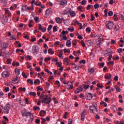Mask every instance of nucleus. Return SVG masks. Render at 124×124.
Listing matches in <instances>:
<instances>
[{
	"label": "nucleus",
	"instance_id": "1",
	"mask_svg": "<svg viewBox=\"0 0 124 124\" xmlns=\"http://www.w3.org/2000/svg\"><path fill=\"white\" fill-rule=\"evenodd\" d=\"M41 100L43 103H46V104H50L52 102V98H48V96L46 95H43L40 96Z\"/></svg>",
	"mask_w": 124,
	"mask_h": 124
},
{
	"label": "nucleus",
	"instance_id": "2",
	"mask_svg": "<svg viewBox=\"0 0 124 124\" xmlns=\"http://www.w3.org/2000/svg\"><path fill=\"white\" fill-rule=\"evenodd\" d=\"M22 117H26V118L30 117V122H32L33 120V117H32V114L30 111L27 112V109H25L22 111Z\"/></svg>",
	"mask_w": 124,
	"mask_h": 124
},
{
	"label": "nucleus",
	"instance_id": "3",
	"mask_svg": "<svg viewBox=\"0 0 124 124\" xmlns=\"http://www.w3.org/2000/svg\"><path fill=\"white\" fill-rule=\"evenodd\" d=\"M11 109V105L9 103L6 104L3 108V112L5 114H8L9 113V111Z\"/></svg>",
	"mask_w": 124,
	"mask_h": 124
},
{
	"label": "nucleus",
	"instance_id": "4",
	"mask_svg": "<svg viewBox=\"0 0 124 124\" xmlns=\"http://www.w3.org/2000/svg\"><path fill=\"white\" fill-rule=\"evenodd\" d=\"M115 25L113 21H107L106 23V26L108 30H112L113 27Z\"/></svg>",
	"mask_w": 124,
	"mask_h": 124
},
{
	"label": "nucleus",
	"instance_id": "5",
	"mask_svg": "<svg viewBox=\"0 0 124 124\" xmlns=\"http://www.w3.org/2000/svg\"><path fill=\"white\" fill-rule=\"evenodd\" d=\"M65 87L68 90H72L74 88L73 86V83L70 81H68L67 82V85H65Z\"/></svg>",
	"mask_w": 124,
	"mask_h": 124
},
{
	"label": "nucleus",
	"instance_id": "6",
	"mask_svg": "<svg viewBox=\"0 0 124 124\" xmlns=\"http://www.w3.org/2000/svg\"><path fill=\"white\" fill-rule=\"evenodd\" d=\"M52 11H53V9H52V8H49L46 11L45 16H46V18H47V17H49L50 16V14L52 13Z\"/></svg>",
	"mask_w": 124,
	"mask_h": 124
},
{
	"label": "nucleus",
	"instance_id": "7",
	"mask_svg": "<svg viewBox=\"0 0 124 124\" xmlns=\"http://www.w3.org/2000/svg\"><path fill=\"white\" fill-rule=\"evenodd\" d=\"M10 75V74L7 71H4L2 73V76L3 78H8Z\"/></svg>",
	"mask_w": 124,
	"mask_h": 124
},
{
	"label": "nucleus",
	"instance_id": "8",
	"mask_svg": "<svg viewBox=\"0 0 124 124\" xmlns=\"http://www.w3.org/2000/svg\"><path fill=\"white\" fill-rule=\"evenodd\" d=\"M83 91V87L82 85H79L78 86V88L75 91V93H81Z\"/></svg>",
	"mask_w": 124,
	"mask_h": 124
},
{
	"label": "nucleus",
	"instance_id": "9",
	"mask_svg": "<svg viewBox=\"0 0 124 124\" xmlns=\"http://www.w3.org/2000/svg\"><path fill=\"white\" fill-rule=\"evenodd\" d=\"M89 109L91 113H94V111H95V110H96V111H97V108L94 106H90L89 107Z\"/></svg>",
	"mask_w": 124,
	"mask_h": 124
},
{
	"label": "nucleus",
	"instance_id": "10",
	"mask_svg": "<svg viewBox=\"0 0 124 124\" xmlns=\"http://www.w3.org/2000/svg\"><path fill=\"white\" fill-rule=\"evenodd\" d=\"M1 48L2 50H4L5 49H7L8 48V44L7 43H3L1 44Z\"/></svg>",
	"mask_w": 124,
	"mask_h": 124
},
{
	"label": "nucleus",
	"instance_id": "11",
	"mask_svg": "<svg viewBox=\"0 0 124 124\" xmlns=\"http://www.w3.org/2000/svg\"><path fill=\"white\" fill-rule=\"evenodd\" d=\"M112 77V74H108L105 75V78L108 80H112V79H111Z\"/></svg>",
	"mask_w": 124,
	"mask_h": 124
},
{
	"label": "nucleus",
	"instance_id": "12",
	"mask_svg": "<svg viewBox=\"0 0 124 124\" xmlns=\"http://www.w3.org/2000/svg\"><path fill=\"white\" fill-rule=\"evenodd\" d=\"M87 99L88 100H91V99H93V94H92V93H88L86 94Z\"/></svg>",
	"mask_w": 124,
	"mask_h": 124
},
{
	"label": "nucleus",
	"instance_id": "13",
	"mask_svg": "<svg viewBox=\"0 0 124 124\" xmlns=\"http://www.w3.org/2000/svg\"><path fill=\"white\" fill-rule=\"evenodd\" d=\"M63 62L66 65H68V64H69V59H68V58H65Z\"/></svg>",
	"mask_w": 124,
	"mask_h": 124
},
{
	"label": "nucleus",
	"instance_id": "14",
	"mask_svg": "<svg viewBox=\"0 0 124 124\" xmlns=\"http://www.w3.org/2000/svg\"><path fill=\"white\" fill-rule=\"evenodd\" d=\"M39 115H40V117H43V116H44V115H46V111H45L44 110H41L39 113Z\"/></svg>",
	"mask_w": 124,
	"mask_h": 124
},
{
	"label": "nucleus",
	"instance_id": "15",
	"mask_svg": "<svg viewBox=\"0 0 124 124\" xmlns=\"http://www.w3.org/2000/svg\"><path fill=\"white\" fill-rule=\"evenodd\" d=\"M55 21L57 24H61L62 23V19H61L59 17H57L55 18Z\"/></svg>",
	"mask_w": 124,
	"mask_h": 124
},
{
	"label": "nucleus",
	"instance_id": "16",
	"mask_svg": "<svg viewBox=\"0 0 124 124\" xmlns=\"http://www.w3.org/2000/svg\"><path fill=\"white\" fill-rule=\"evenodd\" d=\"M27 8H28V5H24L22 6L21 10L22 11H27Z\"/></svg>",
	"mask_w": 124,
	"mask_h": 124
},
{
	"label": "nucleus",
	"instance_id": "17",
	"mask_svg": "<svg viewBox=\"0 0 124 124\" xmlns=\"http://www.w3.org/2000/svg\"><path fill=\"white\" fill-rule=\"evenodd\" d=\"M31 3V5H32L34 7V4H35V5H36L37 6V2L35 1V0H32Z\"/></svg>",
	"mask_w": 124,
	"mask_h": 124
},
{
	"label": "nucleus",
	"instance_id": "18",
	"mask_svg": "<svg viewBox=\"0 0 124 124\" xmlns=\"http://www.w3.org/2000/svg\"><path fill=\"white\" fill-rule=\"evenodd\" d=\"M70 15L71 17H75L76 16V13L74 11L70 12Z\"/></svg>",
	"mask_w": 124,
	"mask_h": 124
},
{
	"label": "nucleus",
	"instance_id": "19",
	"mask_svg": "<svg viewBox=\"0 0 124 124\" xmlns=\"http://www.w3.org/2000/svg\"><path fill=\"white\" fill-rule=\"evenodd\" d=\"M66 46L67 47H70L71 46V41L69 40H67L66 43Z\"/></svg>",
	"mask_w": 124,
	"mask_h": 124
},
{
	"label": "nucleus",
	"instance_id": "20",
	"mask_svg": "<svg viewBox=\"0 0 124 124\" xmlns=\"http://www.w3.org/2000/svg\"><path fill=\"white\" fill-rule=\"evenodd\" d=\"M33 23H34V22L33 21V20H30V22H29V24H28V26L30 28H32L33 26L32 25V24H33Z\"/></svg>",
	"mask_w": 124,
	"mask_h": 124
},
{
	"label": "nucleus",
	"instance_id": "21",
	"mask_svg": "<svg viewBox=\"0 0 124 124\" xmlns=\"http://www.w3.org/2000/svg\"><path fill=\"white\" fill-rule=\"evenodd\" d=\"M27 10H29V11H33V10H34V7L32 5L31 6V7L27 6Z\"/></svg>",
	"mask_w": 124,
	"mask_h": 124
},
{
	"label": "nucleus",
	"instance_id": "22",
	"mask_svg": "<svg viewBox=\"0 0 124 124\" xmlns=\"http://www.w3.org/2000/svg\"><path fill=\"white\" fill-rule=\"evenodd\" d=\"M18 79V77H16L15 78L13 79L12 82L13 83V84H16V83H17Z\"/></svg>",
	"mask_w": 124,
	"mask_h": 124
},
{
	"label": "nucleus",
	"instance_id": "23",
	"mask_svg": "<svg viewBox=\"0 0 124 124\" xmlns=\"http://www.w3.org/2000/svg\"><path fill=\"white\" fill-rule=\"evenodd\" d=\"M15 71H16V75H20V73L21 72L20 69H15Z\"/></svg>",
	"mask_w": 124,
	"mask_h": 124
},
{
	"label": "nucleus",
	"instance_id": "24",
	"mask_svg": "<svg viewBox=\"0 0 124 124\" xmlns=\"http://www.w3.org/2000/svg\"><path fill=\"white\" fill-rule=\"evenodd\" d=\"M48 54H51V55H54V51L52 50V49L51 48H49L48 49Z\"/></svg>",
	"mask_w": 124,
	"mask_h": 124
},
{
	"label": "nucleus",
	"instance_id": "25",
	"mask_svg": "<svg viewBox=\"0 0 124 124\" xmlns=\"http://www.w3.org/2000/svg\"><path fill=\"white\" fill-rule=\"evenodd\" d=\"M114 88L116 89V92H117V93H120L121 92V88L117 87V85H115Z\"/></svg>",
	"mask_w": 124,
	"mask_h": 124
},
{
	"label": "nucleus",
	"instance_id": "26",
	"mask_svg": "<svg viewBox=\"0 0 124 124\" xmlns=\"http://www.w3.org/2000/svg\"><path fill=\"white\" fill-rule=\"evenodd\" d=\"M88 72L89 73H90V74H93V73L94 72V70L93 69V68H92L90 70H88Z\"/></svg>",
	"mask_w": 124,
	"mask_h": 124
},
{
	"label": "nucleus",
	"instance_id": "27",
	"mask_svg": "<svg viewBox=\"0 0 124 124\" xmlns=\"http://www.w3.org/2000/svg\"><path fill=\"white\" fill-rule=\"evenodd\" d=\"M36 90L38 91H40L41 92H43V88H40V86H38L36 87Z\"/></svg>",
	"mask_w": 124,
	"mask_h": 124
},
{
	"label": "nucleus",
	"instance_id": "28",
	"mask_svg": "<svg viewBox=\"0 0 124 124\" xmlns=\"http://www.w3.org/2000/svg\"><path fill=\"white\" fill-rule=\"evenodd\" d=\"M29 94L30 95H32V96H36V93L35 92H30Z\"/></svg>",
	"mask_w": 124,
	"mask_h": 124
},
{
	"label": "nucleus",
	"instance_id": "29",
	"mask_svg": "<svg viewBox=\"0 0 124 124\" xmlns=\"http://www.w3.org/2000/svg\"><path fill=\"white\" fill-rule=\"evenodd\" d=\"M41 120H42V121L41 122L42 124H44L46 122V119H44V118H43V117H41Z\"/></svg>",
	"mask_w": 124,
	"mask_h": 124
},
{
	"label": "nucleus",
	"instance_id": "30",
	"mask_svg": "<svg viewBox=\"0 0 124 124\" xmlns=\"http://www.w3.org/2000/svg\"><path fill=\"white\" fill-rule=\"evenodd\" d=\"M37 83H38L39 84L40 83V80L39 79H35L34 81V85H36V84H37Z\"/></svg>",
	"mask_w": 124,
	"mask_h": 124
},
{
	"label": "nucleus",
	"instance_id": "31",
	"mask_svg": "<svg viewBox=\"0 0 124 124\" xmlns=\"http://www.w3.org/2000/svg\"><path fill=\"white\" fill-rule=\"evenodd\" d=\"M81 115H87V109H83L82 112L81 113Z\"/></svg>",
	"mask_w": 124,
	"mask_h": 124
},
{
	"label": "nucleus",
	"instance_id": "32",
	"mask_svg": "<svg viewBox=\"0 0 124 124\" xmlns=\"http://www.w3.org/2000/svg\"><path fill=\"white\" fill-rule=\"evenodd\" d=\"M32 51H33V53H37V50H36V47L35 46L33 47Z\"/></svg>",
	"mask_w": 124,
	"mask_h": 124
},
{
	"label": "nucleus",
	"instance_id": "33",
	"mask_svg": "<svg viewBox=\"0 0 124 124\" xmlns=\"http://www.w3.org/2000/svg\"><path fill=\"white\" fill-rule=\"evenodd\" d=\"M19 91H22V92H24V93H25V92H26V88H25V87H24V88L20 87L19 88Z\"/></svg>",
	"mask_w": 124,
	"mask_h": 124
},
{
	"label": "nucleus",
	"instance_id": "34",
	"mask_svg": "<svg viewBox=\"0 0 124 124\" xmlns=\"http://www.w3.org/2000/svg\"><path fill=\"white\" fill-rule=\"evenodd\" d=\"M53 31L54 32H56V31H58V29H57V26H54L53 28Z\"/></svg>",
	"mask_w": 124,
	"mask_h": 124
},
{
	"label": "nucleus",
	"instance_id": "35",
	"mask_svg": "<svg viewBox=\"0 0 124 124\" xmlns=\"http://www.w3.org/2000/svg\"><path fill=\"white\" fill-rule=\"evenodd\" d=\"M86 117V115L83 114H81V121H85V118Z\"/></svg>",
	"mask_w": 124,
	"mask_h": 124
},
{
	"label": "nucleus",
	"instance_id": "36",
	"mask_svg": "<svg viewBox=\"0 0 124 124\" xmlns=\"http://www.w3.org/2000/svg\"><path fill=\"white\" fill-rule=\"evenodd\" d=\"M11 62H12V60L10 59H8L7 60V64H11Z\"/></svg>",
	"mask_w": 124,
	"mask_h": 124
},
{
	"label": "nucleus",
	"instance_id": "37",
	"mask_svg": "<svg viewBox=\"0 0 124 124\" xmlns=\"http://www.w3.org/2000/svg\"><path fill=\"white\" fill-rule=\"evenodd\" d=\"M108 14V16H113V14H114V13H113L112 11H109Z\"/></svg>",
	"mask_w": 124,
	"mask_h": 124
},
{
	"label": "nucleus",
	"instance_id": "38",
	"mask_svg": "<svg viewBox=\"0 0 124 124\" xmlns=\"http://www.w3.org/2000/svg\"><path fill=\"white\" fill-rule=\"evenodd\" d=\"M80 43H81L82 47H86V44H85V42H84V41L81 40L80 42Z\"/></svg>",
	"mask_w": 124,
	"mask_h": 124
},
{
	"label": "nucleus",
	"instance_id": "39",
	"mask_svg": "<svg viewBox=\"0 0 124 124\" xmlns=\"http://www.w3.org/2000/svg\"><path fill=\"white\" fill-rule=\"evenodd\" d=\"M94 8L95 9H97V8H99V5L98 4H95L94 5Z\"/></svg>",
	"mask_w": 124,
	"mask_h": 124
},
{
	"label": "nucleus",
	"instance_id": "40",
	"mask_svg": "<svg viewBox=\"0 0 124 124\" xmlns=\"http://www.w3.org/2000/svg\"><path fill=\"white\" fill-rule=\"evenodd\" d=\"M86 31H87V32H88V33H90L91 31V30L90 28L88 27L86 29Z\"/></svg>",
	"mask_w": 124,
	"mask_h": 124
},
{
	"label": "nucleus",
	"instance_id": "41",
	"mask_svg": "<svg viewBox=\"0 0 124 124\" xmlns=\"http://www.w3.org/2000/svg\"><path fill=\"white\" fill-rule=\"evenodd\" d=\"M59 58L61 59V60H62L63 59V56H62V53H59L58 54Z\"/></svg>",
	"mask_w": 124,
	"mask_h": 124
},
{
	"label": "nucleus",
	"instance_id": "42",
	"mask_svg": "<svg viewBox=\"0 0 124 124\" xmlns=\"http://www.w3.org/2000/svg\"><path fill=\"white\" fill-rule=\"evenodd\" d=\"M33 109L34 110V111H36V110H39L40 108L39 107H34Z\"/></svg>",
	"mask_w": 124,
	"mask_h": 124
},
{
	"label": "nucleus",
	"instance_id": "43",
	"mask_svg": "<svg viewBox=\"0 0 124 124\" xmlns=\"http://www.w3.org/2000/svg\"><path fill=\"white\" fill-rule=\"evenodd\" d=\"M88 43L89 44V45H93V42L91 40L88 41Z\"/></svg>",
	"mask_w": 124,
	"mask_h": 124
},
{
	"label": "nucleus",
	"instance_id": "44",
	"mask_svg": "<svg viewBox=\"0 0 124 124\" xmlns=\"http://www.w3.org/2000/svg\"><path fill=\"white\" fill-rule=\"evenodd\" d=\"M10 40H16V38H15V35H13L10 38Z\"/></svg>",
	"mask_w": 124,
	"mask_h": 124
},
{
	"label": "nucleus",
	"instance_id": "45",
	"mask_svg": "<svg viewBox=\"0 0 124 124\" xmlns=\"http://www.w3.org/2000/svg\"><path fill=\"white\" fill-rule=\"evenodd\" d=\"M104 12H105V15H104L105 17H107L108 16L107 15V12H108V10L107 9H105L104 11Z\"/></svg>",
	"mask_w": 124,
	"mask_h": 124
},
{
	"label": "nucleus",
	"instance_id": "46",
	"mask_svg": "<svg viewBox=\"0 0 124 124\" xmlns=\"http://www.w3.org/2000/svg\"><path fill=\"white\" fill-rule=\"evenodd\" d=\"M80 63H83V64H86V60H82L79 62Z\"/></svg>",
	"mask_w": 124,
	"mask_h": 124
},
{
	"label": "nucleus",
	"instance_id": "47",
	"mask_svg": "<svg viewBox=\"0 0 124 124\" xmlns=\"http://www.w3.org/2000/svg\"><path fill=\"white\" fill-rule=\"evenodd\" d=\"M81 4H82V5H86V3H87V1L85 0H83L81 2Z\"/></svg>",
	"mask_w": 124,
	"mask_h": 124
},
{
	"label": "nucleus",
	"instance_id": "48",
	"mask_svg": "<svg viewBox=\"0 0 124 124\" xmlns=\"http://www.w3.org/2000/svg\"><path fill=\"white\" fill-rule=\"evenodd\" d=\"M52 28H53V25H50L47 28V31H51V30H52Z\"/></svg>",
	"mask_w": 124,
	"mask_h": 124
},
{
	"label": "nucleus",
	"instance_id": "49",
	"mask_svg": "<svg viewBox=\"0 0 124 124\" xmlns=\"http://www.w3.org/2000/svg\"><path fill=\"white\" fill-rule=\"evenodd\" d=\"M117 52L119 54H121V53H122V52H123V49H122V48H118L117 49Z\"/></svg>",
	"mask_w": 124,
	"mask_h": 124
},
{
	"label": "nucleus",
	"instance_id": "50",
	"mask_svg": "<svg viewBox=\"0 0 124 124\" xmlns=\"http://www.w3.org/2000/svg\"><path fill=\"white\" fill-rule=\"evenodd\" d=\"M107 52L108 54H110V53H112V51H111V49H110V48H108V49H107Z\"/></svg>",
	"mask_w": 124,
	"mask_h": 124
},
{
	"label": "nucleus",
	"instance_id": "51",
	"mask_svg": "<svg viewBox=\"0 0 124 124\" xmlns=\"http://www.w3.org/2000/svg\"><path fill=\"white\" fill-rule=\"evenodd\" d=\"M89 88H90V85H87L84 86V89H85V90H87V89H89Z\"/></svg>",
	"mask_w": 124,
	"mask_h": 124
},
{
	"label": "nucleus",
	"instance_id": "52",
	"mask_svg": "<svg viewBox=\"0 0 124 124\" xmlns=\"http://www.w3.org/2000/svg\"><path fill=\"white\" fill-rule=\"evenodd\" d=\"M22 76H23L24 78H28V76L26 75L25 73L23 72L22 73Z\"/></svg>",
	"mask_w": 124,
	"mask_h": 124
},
{
	"label": "nucleus",
	"instance_id": "53",
	"mask_svg": "<svg viewBox=\"0 0 124 124\" xmlns=\"http://www.w3.org/2000/svg\"><path fill=\"white\" fill-rule=\"evenodd\" d=\"M74 68L76 70H79V66L76 65L74 67Z\"/></svg>",
	"mask_w": 124,
	"mask_h": 124
},
{
	"label": "nucleus",
	"instance_id": "54",
	"mask_svg": "<svg viewBox=\"0 0 124 124\" xmlns=\"http://www.w3.org/2000/svg\"><path fill=\"white\" fill-rule=\"evenodd\" d=\"M34 20L35 22H38V20H39V18L38 17H35L34 18Z\"/></svg>",
	"mask_w": 124,
	"mask_h": 124
},
{
	"label": "nucleus",
	"instance_id": "55",
	"mask_svg": "<svg viewBox=\"0 0 124 124\" xmlns=\"http://www.w3.org/2000/svg\"><path fill=\"white\" fill-rule=\"evenodd\" d=\"M50 60H51V58L50 57H48L47 58H45V60H44L45 62H47L48 61H50Z\"/></svg>",
	"mask_w": 124,
	"mask_h": 124
},
{
	"label": "nucleus",
	"instance_id": "56",
	"mask_svg": "<svg viewBox=\"0 0 124 124\" xmlns=\"http://www.w3.org/2000/svg\"><path fill=\"white\" fill-rule=\"evenodd\" d=\"M68 124H72V119H69L68 121Z\"/></svg>",
	"mask_w": 124,
	"mask_h": 124
},
{
	"label": "nucleus",
	"instance_id": "57",
	"mask_svg": "<svg viewBox=\"0 0 124 124\" xmlns=\"http://www.w3.org/2000/svg\"><path fill=\"white\" fill-rule=\"evenodd\" d=\"M24 100H25V102H26V104H29V99L27 98H25Z\"/></svg>",
	"mask_w": 124,
	"mask_h": 124
},
{
	"label": "nucleus",
	"instance_id": "58",
	"mask_svg": "<svg viewBox=\"0 0 124 124\" xmlns=\"http://www.w3.org/2000/svg\"><path fill=\"white\" fill-rule=\"evenodd\" d=\"M109 4H114V0H109Z\"/></svg>",
	"mask_w": 124,
	"mask_h": 124
},
{
	"label": "nucleus",
	"instance_id": "59",
	"mask_svg": "<svg viewBox=\"0 0 124 124\" xmlns=\"http://www.w3.org/2000/svg\"><path fill=\"white\" fill-rule=\"evenodd\" d=\"M36 41V38H32L31 40V42H34V41Z\"/></svg>",
	"mask_w": 124,
	"mask_h": 124
},
{
	"label": "nucleus",
	"instance_id": "60",
	"mask_svg": "<svg viewBox=\"0 0 124 124\" xmlns=\"http://www.w3.org/2000/svg\"><path fill=\"white\" fill-rule=\"evenodd\" d=\"M35 123L37 124H40V119H36Z\"/></svg>",
	"mask_w": 124,
	"mask_h": 124
},
{
	"label": "nucleus",
	"instance_id": "61",
	"mask_svg": "<svg viewBox=\"0 0 124 124\" xmlns=\"http://www.w3.org/2000/svg\"><path fill=\"white\" fill-rule=\"evenodd\" d=\"M41 31H42L43 32H45V31H46V28H42V29L41 30Z\"/></svg>",
	"mask_w": 124,
	"mask_h": 124
},
{
	"label": "nucleus",
	"instance_id": "62",
	"mask_svg": "<svg viewBox=\"0 0 124 124\" xmlns=\"http://www.w3.org/2000/svg\"><path fill=\"white\" fill-rule=\"evenodd\" d=\"M5 92H6V93H7V92H9V87H6L5 88Z\"/></svg>",
	"mask_w": 124,
	"mask_h": 124
},
{
	"label": "nucleus",
	"instance_id": "63",
	"mask_svg": "<svg viewBox=\"0 0 124 124\" xmlns=\"http://www.w3.org/2000/svg\"><path fill=\"white\" fill-rule=\"evenodd\" d=\"M93 20H94V16H93V15H91V20L93 21Z\"/></svg>",
	"mask_w": 124,
	"mask_h": 124
},
{
	"label": "nucleus",
	"instance_id": "64",
	"mask_svg": "<svg viewBox=\"0 0 124 124\" xmlns=\"http://www.w3.org/2000/svg\"><path fill=\"white\" fill-rule=\"evenodd\" d=\"M4 10H5V13H7V14H8L9 12H10V11H9V10H8V9L5 8Z\"/></svg>",
	"mask_w": 124,
	"mask_h": 124
}]
</instances>
